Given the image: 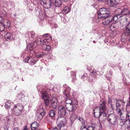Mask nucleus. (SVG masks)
Here are the masks:
<instances>
[{
  "label": "nucleus",
  "mask_w": 130,
  "mask_h": 130,
  "mask_svg": "<svg viewBox=\"0 0 130 130\" xmlns=\"http://www.w3.org/2000/svg\"><path fill=\"white\" fill-rule=\"evenodd\" d=\"M99 108L96 107L93 110L94 116L96 118H99L102 115L104 117L106 115V102L104 101H100Z\"/></svg>",
  "instance_id": "f257e3e1"
},
{
  "label": "nucleus",
  "mask_w": 130,
  "mask_h": 130,
  "mask_svg": "<svg viewBox=\"0 0 130 130\" xmlns=\"http://www.w3.org/2000/svg\"><path fill=\"white\" fill-rule=\"evenodd\" d=\"M41 94L42 99L44 100V103L45 105V108H47L48 105H49L54 108H55L57 105V102L56 98L54 97L51 99L49 101L48 94L47 91L44 90L42 92Z\"/></svg>",
  "instance_id": "f03ea898"
},
{
  "label": "nucleus",
  "mask_w": 130,
  "mask_h": 130,
  "mask_svg": "<svg viewBox=\"0 0 130 130\" xmlns=\"http://www.w3.org/2000/svg\"><path fill=\"white\" fill-rule=\"evenodd\" d=\"M124 104V103L122 101L120 100H118L117 101L115 110L118 115L120 116L121 119L119 120L120 123H121V120L125 121V119L126 120V115L123 116L120 108L121 105H123Z\"/></svg>",
  "instance_id": "7ed1b4c3"
},
{
  "label": "nucleus",
  "mask_w": 130,
  "mask_h": 130,
  "mask_svg": "<svg viewBox=\"0 0 130 130\" xmlns=\"http://www.w3.org/2000/svg\"><path fill=\"white\" fill-rule=\"evenodd\" d=\"M109 16L107 13V9L104 8H101L100 9L98 13V16L97 18L93 20V21L96 23L99 22L102 18L108 17Z\"/></svg>",
  "instance_id": "20e7f679"
},
{
  "label": "nucleus",
  "mask_w": 130,
  "mask_h": 130,
  "mask_svg": "<svg viewBox=\"0 0 130 130\" xmlns=\"http://www.w3.org/2000/svg\"><path fill=\"white\" fill-rule=\"evenodd\" d=\"M126 115V120H121L120 124L121 126L124 125L128 129L130 128V112H128Z\"/></svg>",
  "instance_id": "39448f33"
},
{
  "label": "nucleus",
  "mask_w": 130,
  "mask_h": 130,
  "mask_svg": "<svg viewBox=\"0 0 130 130\" xmlns=\"http://www.w3.org/2000/svg\"><path fill=\"white\" fill-rule=\"evenodd\" d=\"M57 126L59 127H61L66 125V120L63 116H59L57 119Z\"/></svg>",
  "instance_id": "423d86ee"
},
{
  "label": "nucleus",
  "mask_w": 130,
  "mask_h": 130,
  "mask_svg": "<svg viewBox=\"0 0 130 130\" xmlns=\"http://www.w3.org/2000/svg\"><path fill=\"white\" fill-rule=\"evenodd\" d=\"M23 106L21 104L14 105V113L16 116H19L22 113Z\"/></svg>",
  "instance_id": "0eeeda50"
},
{
  "label": "nucleus",
  "mask_w": 130,
  "mask_h": 130,
  "mask_svg": "<svg viewBox=\"0 0 130 130\" xmlns=\"http://www.w3.org/2000/svg\"><path fill=\"white\" fill-rule=\"evenodd\" d=\"M114 10H115V13L116 15H114V22H116L118 18L121 17V14L122 10L120 8H116L115 6Z\"/></svg>",
  "instance_id": "6e6552de"
},
{
  "label": "nucleus",
  "mask_w": 130,
  "mask_h": 130,
  "mask_svg": "<svg viewBox=\"0 0 130 130\" xmlns=\"http://www.w3.org/2000/svg\"><path fill=\"white\" fill-rule=\"evenodd\" d=\"M123 40L124 41H126L127 39H129L130 41V31L125 29L124 31V33L123 34L122 36Z\"/></svg>",
  "instance_id": "1a4fd4ad"
},
{
  "label": "nucleus",
  "mask_w": 130,
  "mask_h": 130,
  "mask_svg": "<svg viewBox=\"0 0 130 130\" xmlns=\"http://www.w3.org/2000/svg\"><path fill=\"white\" fill-rule=\"evenodd\" d=\"M33 43L35 46L38 48V49L39 47H40L41 45H43L44 44V39L40 38H38L36 41Z\"/></svg>",
  "instance_id": "9d476101"
},
{
  "label": "nucleus",
  "mask_w": 130,
  "mask_h": 130,
  "mask_svg": "<svg viewBox=\"0 0 130 130\" xmlns=\"http://www.w3.org/2000/svg\"><path fill=\"white\" fill-rule=\"evenodd\" d=\"M58 113L59 116H63L66 113L65 109L62 106H60L58 108Z\"/></svg>",
  "instance_id": "9b49d317"
},
{
  "label": "nucleus",
  "mask_w": 130,
  "mask_h": 130,
  "mask_svg": "<svg viewBox=\"0 0 130 130\" xmlns=\"http://www.w3.org/2000/svg\"><path fill=\"white\" fill-rule=\"evenodd\" d=\"M5 39L8 41H10L13 39V35L11 33L7 32L5 35Z\"/></svg>",
  "instance_id": "f8f14e48"
},
{
  "label": "nucleus",
  "mask_w": 130,
  "mask_h": 130,
  "mask_svg": "<svg viewBox=\"0 0 130 130\" xmlns=\"http://www.w3.org/2000/svg\"><path fill=\"white\" fill-rule=\"evenodd\" d=\"M34 48H35L36 49H38V48H37L36 46H35L34 43H33L28 44L27 45L26 48L27 50L28 51H31L33 50Z\"/></svg>",
  "instance_id": "ddd939ff"
},
{
  "label": "nucleus",
  "mask_w": 130,
  "mask_h": 130,
  "mask_svg": "<svg viewBox=\"0 0 130 130\" xmlns=\"http://www.w3.org/2000/svg\"><path fill=\"white\" fill-rule=\"evenodd\" d=\"M102 20V23L104 25H107L111 21L107 17L102 18L101 20Z\"/></svg>",
  "instance_id": "4468645a"
},
{
  "label": "nucleus",
  "mask_w": 130,
  "mask_h": 130,
  "mask_svg": "<svg viewBox=\"0 0 130 130\" xmlns=\"http://www.w3.org/2000/svg\"><path fill=\"white\" fill-rule=\"evenodd\" d=\"M42 48L43 50L49 51V52L51 50V46L49 45H46L45 43H44L43 45L42 46Z\"/></svg>",
  "instance_id": "2eb2a0df"
},
{
  "label": "nucleus",
  "mask_w": 130,
  "mask_h": 130,
  "mask_svg": "<svg viewBox=\"0 0 130 130\" xmlns=\"http://www.w3.org/2000/svg\"><path fill=\"white\" fill-rule=\"evenodd\" d=\"M38 126V123L36 122H34L31 125V128L32 130H35L37 129Z\"/></svg>",
  "instance_id": "dca6fc26"
},
{
  "label": "nucleus",
  "mask_w": 130,
  "mask_h": 130,
  "mask_svg": "<svg viewBox=\"0 0 130 130\" xmlns=\"http://www.w3.org/2000/svg\"><path fill=\"white\" fill-rule=\"evenodd\" d=\"M32 55H30V62L31 64H34L38 60L37 58L35 57H33L32 56Z\"/></svg>",
  "instance_id": "f3484780"
},
{
  "label": "nucleus",
  "mask_w": 130,
  "mask_h": 130,
  "mask_svg": "<svg viewBox=\"0 0 130 130\" xmlns=\"http://www.w3.org/2000/svg\"><path fill=\"white\" fill-rule=\"evenodd\" d=\"M66 108L67 110L70 112H72L73 110V106L72 104H66Z\"/></svg>",
  "instance_id": "a211bd4d"
},
{
  "label": "nucleus",
  "mask_w": 130,
  "mask_h": 130,
  "mask_svg": "<svg viewBox=\"0 0 130 130\" xmlns=\"http://www.w3.org/2000/svg\"><path fill=\"white\" fill-rule=\"evenodd\" d=\"M129 14V12L127 9H125L122 11L121 12V17L125 15H128Z\"/></svg>",
  "instance_id": "6ab92c4d"
},
{
  "label": "nucleus",
  "mask_w": 130,
  "mask_h": 130,
  "mask_svg": "<svg viewBox=\"0 0 130 130\" xmlns=\"http://www.w3.org/2000/svg\"><path fill=\"white\" fill-rule=\"evenodd\" d=\"M49 53H37L36 55H35V56H36V57H35L37 58H40L41 57H42L43 56H45L46 55H48V54Z\"/></svg>",
  "instance_id": "aec40b11"
},
{
  "label": "nucleus",
  "mask_w": 130,
  "mask_h": 130,
  "mask_svg": "<svg viewBox=\"0 0 130 130\" xmlns=\"http://www.w3.org/2000/svg\"><path fill=\"white\" fill-rule=\"evenodd\" d=\"M61 0H55L54 2V4L56 7H59L62 4Z\"/></svg>",
  "instance_id": "412c9836"
},
{
  "label": "nucleus",
  "mask_w": 130,
  "mask_h": 130,
  "mask_svg": "<svg viewBox=\"0 0 130 130\" xmlns=\"http://www.w3.org/2000/svg\"><path fill=\"white\" fill-rule=\"evenodd\" d=\"M37 112L38 113H45L44 109L43 108L42 106L41 105H40L38 107L37 110Z\"/></svg>",
  "instance_id": "4be33fe9"
},
{
  "label": "nucleus",
  "mask_w": 130,
  "mask_h": 130,
  "mask_svg": "<svg viewBox=\"0 0 130 130\" xmlns=\"http://www.w3.org/2000/svg\"><path fill=\"white\" fill-rule=\"evenodd\" d=\"M72 99H71L70 97L66 98L65 102L66 104H72Z\"/></svg>",
  "instance_id": "5701e85b"
},
{
  "label": "nucleus",
  "mask_w": 130,
  "mask_h": 130,
  "mask_svg": "<svg viewBox=\"0 0 130 130\" xmlns=\"http://www.w3.org/2000/svg\"><path fill=\"white\" fill-rule=\"evenodd\" d=\"M45 113H37V115L38 117V119L41 120L42 119L44 116Z\"/></svg>",
  "instance_id": "b1692460"
},
{
  "label": "nucleus",
  "mask_w": 130,
  "mask_h": 130,
  "mask_svg": "<svg viewBox=\"0 0 130 130\" xmlns=\"http://www.w3.org/2000/svg\"><path fill=\"white\" fill-rule=\"evenodd\" d=\"M70 10L69 9L68 6H65L63 9L62 10V12L66 14L69 12H70Z\"/></svg>",
  "instance_id": "393cba45"
},
{
  "label": "nucleus",
  "mask_w": 130,
  "mask_h": 130,
  "mask_svg": "<svg viewBox=\"0 0 130 130\" xmlns=\"http://www.w3.org/2000/svg\"><path fill=\"white\" fill-rule=\"evenodd\" d=\"M49 115L50 117H54L55 115V111L53 110H51L49 112Z\"/></svg>",
  "instance_id": "a878e982"
},
{
  "label": "nucleus",
  "mask_w": 130,
  "mask_h": 130,
  "mask_svg": "<svg viewBox=\"0 0 130 130\" xmlns=\"http://www.w3.org/2000/svg\"><path fill=\"white\" fill-rule=\"evenodd\" d=\"M70 90H64V93L66 98L70 97Z\"/></svg>",
  "instance_id": "bb28decb"
},
{
  "label": "nucleus",
  "mask_w": 130,
  "mask_h": 130,
  "mask_svg": "<svg viewBox=\"0 0 130 130\" xmlns=\"http://www.w3.org/2000/svg\"><path fill=\"white\" fill-rule=\"evenodd\" d=\"M25 96V95L21 93L18 94V99L21 100L22 99L24 98Z\"/></svg>",
  "instance_id": "cd10ccee"
},
{
  "label": "nucleus",
  "mask_w": 130,
  "mask_h": 130,
  "mask_svg": "<svg viewBox=\"0 0 130 130\" xmlns=\"http://www.w3.org/2000/svg\"><path fill=\"white\" fill-rule=\"evenodd\" d=\"M77 116L75 114H73L71 117V121L73 122L76 118H77Z\"/></svg>",
  "instance_id": "c85d7f7f"
},
{
  "label": "nucleus",
  "mask_w": 130,
  "mask_h": 130,
  "mask_svg": "<svg viewBox=\"0 0 130 130\" xmlns=\"http://www.w3.org/2000/svg\"><path fill=\"white\" fill-rule=\"evenodd\" d=\"M5 28V26L3 23H0V31H3L4 30Z\"/></svg>",
  "instance_id": "c756f323"
},
{
  "label": "nucleus",
  "mask_w": 130,
  "mask_h": 130,
  "mask_svg": "<svg viewBox=\"0 0 130 130\" xmlns=\"http://www.w3.org/2000/svg\"><path fill=\"white\" fill-rule=\"evenodd\" d=\"M52 38L51 37L47 38H46L44 39V43L46 44V42H48L51 41Z\"/></svg>",
  "instance_id": "7c9ffc66"
},
{
  "label": "nucleus",
  "mask_w": 130,
  "mask_h": 130,
  "mask_svg": "<svg viewBox=\"0 0 130 130\" xmlns=\"http://www.w3.org/2000/svg\"><path fill=\"white\" fill-rule=\"evenodd\" d=\"M6 14V12L3 10L0 12V15L2 17H5Z\"/></svg>",
  "instance_id": "2f4dec72"
},
{
  "label": "nucleus",
  "mask_w": 130,
  "mask_h": 130,
  "mask_svg": "<svg viewBox=\"0 0 130 130\" xmlns=\"http://www.w3.org/2000/svg\"><path fill=\"white\" fill-rule=\"evenodd\" d=\"M72 104L73 106V105L75 106L77 105V100L76 99L72 98Z\"/></svg>",
  "instance_id": "473e14b6"
},
{
  "label": "nucleus",
  "mask_w": 130,
  "mask_h": 130,
  "mask_svg": "<svg viewBox=\"0 0 130 130\" xmlns=\"http://www.w3.org/2000/svg\"><path fill=\"white\" fill-rule=\"evenodd\" d=\"M10 22L8 21H7L4 26H6V27L9 28L10 27Z\"/></svg>",
  "instance_id": "72a5a7b5"
},
{
  "label": "nucleus",
  "mask_w": 130,
  "mask_h": 130,
  "mask_svg": "<svg viewBox=\"0 0 130 130\" xmlns=\"http://www.w3.org/2000/svg\"><path fill=\"white\" fill-rule=\"evenodd\" d=\"M108 102L109 105L110 106L111 108L113 109V105L112 104V100L111 99L109 98L108 99Z\"/></svg>",
  "instance_id": "f704fd0d"
},
{
  "label": "nucleus",
  "mask_w": 130,
  "mask_h": 130,
  "mask_svg": "<svg viewBox=\"0 0 130 130\" xmlns=\"http://www.w3.org/2000/svg\"><path fill=\"white\" fill-rule=\"evenodd\" d=\"M29 33L30 34V38H33L35 35V33L34 31H29Z\"/></svg>",
  "instance_id": "c9c22d12"
},
{
  "label": "nucleus",
  "mask_w": 130,
  "mask_h": 130,
  "mask_svg": "<svg viewBox=\"0 0 130 130\" xmlns=\"http://www.w3.org/2000/svg\"><path fill=\"white\" fill-rule=\"evenodd\" d=\"M96 73L95 70H94L91 73V75L93 77H95L96 76Z\"/></svg>",
  "instance_id": "e433bc0d"
},
{
  "label": "nucleus",
  "mask_w": 130,
  "mask_h": 130,
  "mask_svg": "<svg viewBox=\"0 0 130 130\" xmlns=\"http://www.w3.org/2000/svg\"><path fill=\"white\" fill-rule=\"evenodd\" d=\"M30 58V56H28L26 57L25 59L24 60V61L25 62H28L29 59Z\"/></svg>",
  "instance_id": "4c0bfd02"
},
{
  "label": "nucleus",
  "mask_w": 130,
  "mask_h": 130,
  "mask_svg": "<svg viewBox=\"0 0 130 130\" xmlns=\"http://www.w3.org/2000/svg\"><path fill=\"white\" fill-rule=\"evenodd\" d=\"M77 119L80 121H81L82 122V123L83 124H84L85 123V121L83 119V118L81 117H78Z\"/></svg>",
  "instance_id": "58836bf2"
},
{
  "label": "nucleus",
  "mask_w": 130,
  "mask_h": 130,
  "mask_svg": "<svg viewBox=\"0 0 130 130\" xmlns=\"http://www.w3.org/2000/svg\"><path fill=\"white\" fill-rule=\"evenodd\" d=\"M25 37L26 38H30V34L29 33V31L26 32L25 35Z\"/></svg>",
  "instance_id": "ea45409f"
},
{
  "label": "nucleus",
  "mask_w": 130,
  "mask_h": 130,
  "mask_svg": "<svg viewBox=\"0 0 130 130\" xmlns=\"http://www.w3.org/2000/svg\"><path fill=\"white\" fill-rule=\"evenodd\" d=\"M63 89H70V87L68 86L67 85L64 84L63 85Z\"/></svg>",
  "instance_id": "a19ab883"
},
{
  "label": "nucleus",
  "mask_w": 130,
  "mask_h": 130,
  "mask_svg": "<svg viewBox=\"0 0 130 130\" xmlns=\"http://www.w3.org/2000/svg\"><path fill=\"white\" fill-rule=\"evenodd\" d=\"M94 127H93L92 126H89L88 127L87 129L88 130H94Z\"/></svg>",
  "instance_id": "79ce46f5"
},
{
  "label": "nucleus",
  "mask_w": 130,
  "mask_h": 130,
  "mask_svg": "<svg viewBox=\"0 0 130 130\" xmlns=\"http://www.w3.org/2000/svg\"><path fill=\"white\" fill-rule=\"evenodd\" d=\"M5 103L7 104L8 106H9V107H10V106L11 105V101L10 100H8V101L6 102Z\"/></svg>",
  "instance_id": "37998d69"
},
{
  "label": "nucleus",
  "mask_w": 130,
  "mask_h": 130,
  "mask_svg": "<svg viewBox=\"0 0 130 130\" xmlns=\"http://www.w3.org/2000/svg\"><path fill=\"white\" fill-rule=\"evenodd\" d=\"M126 29L130 31V22L126 26Z\"/></svg>",
  "instance_id": "c03bdc74"
},
{
  "label": "nucleus",
  "mask_w": 130,
  "mask_h": 130,
  "mask_svg": "<svg viewBox=\"0 0 130 130\" xmlns=\"http://www.w3.org/2000/svg\"><path fill=\"white\" fill-rule=\"evenodd\" d=\"M110 30L111 31H113L114 30V25L113 24H112L110 27Z\"/></svg>",
  "instance_id": "a18cd8bd"
},
{
  "label": "nucleus",
  "mask_w": 130,
  "mask_h": 130,
  "mask_svg": "<svg viewBox=\"0 0 130 130\" xmlns=\"http://www.w3.org/2000/svg\"><path fill=\"white\" fill-rule=\"evenodd\" d=\"M81 130H88L87 128L85 126H82L80 128Z\"/></svg>",
  "instance_id": "49530a36"
},
{
  "label": "nucleus",
  "mask_w": 130,
  "mask_h": 130,
  "mask_svg": "<svg viewBox=\"0 0 130 130\" xmlns=\"http://www.w3.org/2000/svg\"><path fill=\"white\" fill-rule=\"evenodd\" d=\"M4 21V20L2 17L0 15V23H2Z\"/></svg>",
  "instance_id": "de8ad7c7"
},
{
  "label": "nucleus",
  "mask_w": 130,
  "mask_h": 130,
  "mask_svg": "<svg viewBox=\"0 0 130 130\" xmlns=\"http://www.w3.org/2000/svg\"><path fill=\"white\" fill-rule=\"evenodd\" d=\"M114 1V0H110V6H113V5L114 4V3H113V2Z\"/></svg>",
  "instance_id": "09e8293b"
},
{
  "label": "nucleus",
  "mask_w": 130,
  "mask_h": 130,
  "mask_svg": "<svg viewBox=\"0 0 130 130\" xmlns=\"http://www.w3.org/2000/svg\"><path fill=\"white\" fill-rule=\"evenodd\" d=\"M114 5H117L118 4L119 2V0H114Z\"/></svg>",
  "instance_id": "8fccbe9b"
},
{
  "label": "nucleus",
  "mask_w": 130,
  "mask_h": 130,
  "mask_svg": "<svg viewBox=\"0 0 130 130\" xmlns=\"http://www.w3.org/2000/svg\"><path fill=\"white\" fill-rule=\"evenodd\" d=\"M5 108L6 109H9L10 108V107L8 106L7 104H6L5 103Z\"/></svg>",
  "instance_id": "3c124183"
},
{
  "label": "nucleus",
  "mask_w": 130,
  "mask_h": 130,
  "mask_svg": "<svg viewBox=\"0 0 130 130\" xmlns=\"http://www.w3.org/2000/svg\"><path fill=\"white\" fill-rule=\"evenodd\" d=\"M71 76L73 75V76H74V77H75L76 75V73L74 72H72L71 73Z\"/></svg>",
  "instance_id": "603ef678"
},
{
  "label": "nucleus",
  "mask_w": 130,
  "mask_h": 130,
  "mask_svg": "<svg viewBox=\"0 0 130 130\" xmlns=\"http://www.w3.org/2000/svg\"><path fill=\"white\" fill-rule=\"evenodd\" d=\"M61 127H59L58 126L57 127H55L54 128V130H60V129Z\"/></svg>",
  "instance_id": "864d4df0"
},
{
  "label": "nucleus",
  "mask_w": 130,
  "mask_h": 130,
  "mask_svg": "<svg viewBox=\"0 0 130 130\" xmlns=\"http://www.w3.org/2000/svg\"><path fill=\"white\" fill-rule=\"evenodd\" d=\"M115 118L116 119V122H117L118 121V120L119 119V118L117 116H116L115 117Z\"/></svg>",
  "instance_id": "5fc2aeb1"
},
{
  "label": "nucleus",
  "mask_w": 130,
  "mask_h": 130,
  "mask_svg": "<svg viewBox=\"0 0 130 130\" xmlns=\"http://www.w3.org/2000/svg\"><path fill=\"white\" fill-rule=\"evenodd\" d=\"M5 130H8V127L7 126H5L4 127Z\"/></svg>",
  "instance_id": "6e6d98bb"
},
{
  "label": "nucleus",
  "mask_w": 130,
  "mask_h": 130,
  "mask_svg": "<svg viewBox=\"0 0 130 130\" xmlns=\"http://www.w3.org/2000/svg\"><path fill=\"white\" fill-rule=\"evenodd\" d=\"M113 38H112L110 40V42L111 43H114V41H113Z\"/></svg>",
  "instance_id": "4d7b16f0"
},
{
  "label": "nucleus",
  "mask_w": 130,
  "mask_h": 130,
  "mask_svg": "<svg viewBox=\"0 0 130 130\" xmlns=\"http://www.w3.org/2000/svg\"><path fill=\"white\" fill-rule=\"evenodd\" d=\"M76 80V77H74L72 79V82H73Z\"/></svg>",
  "instance_id": "13d9d810"
},
{
  "label": "nucleus",
  "mask_w": 130,
  "mask_h": 130,
  "mask_svg": "<svg viewBox=\"0 0 130 130\" xmlns=\"http://www.w3.org/2000/svg\"><path fill=\"white\" fill-rule=\"evenodd\" d=\"M108 121L109 122V123L111 124H112L113 123H112V122L111 121V119H109L108 120Z\"/></svg>",
  "instance_id": "bf43d9fd"
},
{
  "label": "nucleus",
  "mask_w": 130,
  "mask_h": 130,
  "mask_svg": "<svg viewBox=\"0 0 130 130\" xmlns=\"http://www.w3.org/2000/svg\"><path fill=\"white\" fill-rule=\"evenodd\" d=\"M23 130H28V129H27V126H24Z\"/></svg>",
  "instance_id": "052dcab7"
},
{
  "label": "nucleus",
  "mask_w": 130,
  "mask_h": 130,
  "mask_svg": "<svg viewBox=\"0 0 130 130\" xmlns=\"http://www.w3.org/2000/svg\"><path fill=\"white\" fill-rule=\"evenodd\" d=\"M48 34H44L43 35V36L44 37H45L46 36H48Z\"/></svg>",
  "instance_id": "680f3d73"
},
{
  "label": "nucleus",
  "mask_w": 130,
  "mask_h": 130,
  "mask_svg": "<svg viewBox=\"0 0 130 130\" xmlns=\"http://www.w3.org/2000/svg\"><path fill=\"white\" fill-rule=\"evenodd\" d=\"M115 32L116 33V35H117V34H118L119 32L118 31H117V30H114V33H115Z\"/></svg>",
  "instance_id": "e2e57ef3"
},
{
  "label": "nucleus",
  "mask_w": 130,
  "mask_h": 130,
  "mask_svg": "<svg viewBox=\"0 0 130 130\" xmlns=\"http://www.w3.org/2000/svg\"><path fill=\"white\" fill-rule=\"evenodd\" d=\"M59 14L60 17H62L63 15V14L61 13H59Z\"/></svg>",
  "instance_id": "0e129e2a"
},
{
  "label": "nucleus",
  "mask_w": 130,
  "mask_h": 130,
  "mask_svg": "<svg viewBox=\"0 0 130 130\" xmlns=\"http://www.w3.org/2000/svg\"><path fill=\"white\" fill-rule=\"evenodd\" d=\"M13 130H19L18 128L17 127L15 128Z\"/></svg>",
  "instance_id": "69168bd1"
},
{
  "label": "nucleus",
  "mask_w": 130,
  "mask_h": 130,
  "mask_svg": "<svg viewBox=\"0 0 130 130\" xmlns=\"http://www.w3.org/2000/svg\"><path fill=\"white\" fill-rule=\"evenodd\" d=\"M63 2H67L68 0H61Z\"/></svg>",
  "instance_id": "338daca9"
},
{
  "label": "nucleus",
  "mask_w": 130,
  "mask_h": 130,
  "mask_svg": "<svg viewBox=\"0 0 130 130\" xmlns=\"http://www.w3.org/2000/svg\"><path fill=\"white\" fill-rule=\"evenodd\" d=\"M26 42L27 43H28V41H29V40L28 39H27L26 40Z\"/></svg>",
  "instance_id": "774afa93"
}]
</instances>
